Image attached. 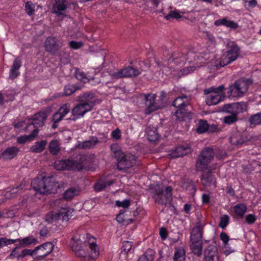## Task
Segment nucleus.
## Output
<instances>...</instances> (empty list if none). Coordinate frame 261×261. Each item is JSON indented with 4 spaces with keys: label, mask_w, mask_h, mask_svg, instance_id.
<instances>
[{
    "label": "nucleus",
    "mask_w": 261,
    "mask_h": 261,
    "mask_svg": "<svg viewBox=\"0 0 261 261\" xmlns=\"http://www.w3.org/2000/svg\"><path fill=\"white\" fill-rule=\"evenodd\" d=\"M25 9L27 14L31 16L35 11V5L31 1L27 2L25 5Z\"/></svg>",
    "instance_id": "nucleus-45"
},
{
    "label": "nucleus",
    "mask_w": 261,
    "mask_h": 261,
    "mask_svg": "<svg viewBox=\"0 0 261 261\" xmlns=\"http://www.w3.org/2000/svg\"><path fill=\"white\" fill-rule=\"evenodd\" d=\"M141 74V71L132 66L124 67L117 72L111 74V76L115 79L125 77H135Z\"/></svg>",
    "instance_id": "nucleus-13"
},
{
    "label": "nucleus",
    "mask_w": 261,
    "mask_h": 261,
    "mask_svg": "<svg viewBox=\"0 0 261 261\" xmlns=\"http://www.w3.org/2000/svg\"><path fill=\"white\" fill-rule=\"evenodd\" d=\"M202 237V228L199 226L194 227L192 229L191 236L190 242H201Z\"/></svg>",
    "instance_id": "nucleus-25"
},
{
    "label": "nucleus",
    "mask_w": 261,
    "mask_h": 261,
    "mask_svg": "<svg viewBox=\"0 0 261 261\" xmlns=\"http://www.w3.org/2000/svg\"><path fill=\"white\" fill-rule=\"evenodd\" d=\"M111 137L116 140H120L121 137L120 129L117 128L114 130L111 133Z\"/></svg>",
    "instance_id": "nucleus-57"
},
{
    "label": "nucleus",
    "mask_w": 261,
    "mask_h": 261,
    "mask_svg": "<svg viewBox=\"0 0 261 261\" xmlns=\"http://www.w3.org/2000/svg\"><path fill=\"white\" fill-rule=\"evenodd\" d=\"M221 240L223 241L224 244L226 245L229 240V238L227 234L225 232H222L220 235Z\"/></svg>",
    "instance_id": "nucleus-62"
},
{
    "label": "nucleus",
    "mask_w": 261,
    "mask_h": 261,
    "mask_svg": "<svg viewBox=\"0 0 261 261\" xmlns=\"http://www.w3.org/2000/svg\"><path fill=\"white\" fill-rule=\"evenodd\" d=\"M153 259V256L149 254L148 252H146L144 254L141 255L137 261H152Z\"/></svg>",
    "instance_id": "nucleus-55"
},
{
    "label": "nucleus",
    "mask_w": 261,
    "mask_h": 261,
    "mask_svg": "<svg viewBox=\"0 0 261 261\" xmlns=\"http://www.w3.org/2000/svg\"><path fill=\"white\" fill-rule=\"evenodd\" d=\"M74 74H75V77L78 80L84 81L85 80L88 79L85 72L82 71L78 69H75Z\"/></svg>",
    "instance_id": "nucleus-51"
},
{
    "label": "nucleus",
    "mask_w": 261,
    "mask_h": 261,
    "mask_svg": "<svg viewBox=\"0 0 261 261\" xmlns=\"http://www.w3.org/2000/svg\"><path fill=\"white\" fill-rule=\"evenodd\" d=\"M115 182L114 180H106L102 179H98L95 184L94 188L96 192L103 190L107 186H110Z\"/></svg>",
    "instance_id": "nucleus-29"
},
{
    "label": "nucleus",
    "mask_w": 261,
    "mask_h": 261,
    "mask_svg": "<svg viewBox=\"0 0 261 261\" xmlns=\"http://www.w3.org/2000/svg\"><path fill=\"white\" fill-rule=\"evenodd\" d=\"M56 56H58L61 63L66 64L70 62L69 56L64 50L59 49Z\"/></svg>",
    "instance_id": "nucleus-41"
},
{
    "label": "nucleus",
    "mask_w": 261,
    "mask_h": 261,
    "mask_svg": "<svg viewBox=\"0 0 261 261\" xmlns=\"http://www.w3.org/2000/svg\"><path fill=\"white\" fill-rule=\"evenodd\" d=\"M34 254H35V249H24L20 252V259H22L28 255L32 256Z\"/></svg>",
    "instance_id": "nucleus-54"
},
{
    "label": "nucleus",
    "mask_w": 261,
    "mask_h": 261,
    "mask_svg": "<svg viewBox=\"0 0 261 261\" xmlns=\"http://www.w3.org/2000/svg\"><path fill=\"white\" fill-rule=\"evenodd\" d=\"M45 50L52 56H56L57 53L63 46L62 40L55 36H49L44 41Z\"/></svg>",
    "instance_id": "nucleus-10"
},
{
    "label": "nucleus",
    "mask_w": 261,
    "mask_h": 261,
    "mask_svg": "<svg viewBox=\"0 0 261 261\" xmlns=\"http://www.w3.org/2000/svg\"><path fill=\"white\" fill-rule=\"evenodd\" d=\"M46 194L56 193L60 186L53 176L46 177Z\"/></svg>",
    "instance_id": "nucleus-21"
},
{
    "label": "nucleus",
    "mask_w": 261,
    "mask_h": 261,
    "mask_svg": "<svg viewBox=\"0 0 261 261\" xmlns=\"http://www.w3.org/2000/svg\"><path fill=\"white\" fill-rule=\"evenodd\" d=\"M39 133L38 129H34L29 135H23L17 138V142L19 144H24L28 141L33 140L36 138Z\"/></svg>",
    "instance_id": "nucleus-30"
},
{
    "label": "nucleus",
    "mask_w": 261,
    "mask_h": 261,
    "mask_svg": "<svg viewBox=\"0 0 261 261\" xmlns=\"http://www.w3.org/2000/svg\"><path fill=\"white\" fill-rule=\"evenodd\" d=\"M191 152V147L189 145L186 146L180 145L177 146L174 150L171 153V157L177 158L182 157L188 154Z\"/></svg>",
    "instance_id": "nucleus-19"
},
{
    "label": "nucleus",
    "mask_w": 261,
    "mask_h": 261,
    "mask_svg": "<svg viewBox=\"0 0 261 261\" xmlns=\"http://www.w3.org/2000/svg\"><path fill=\"white\" fill-rule=\"evenodd\" d=\"M48 149L51 154L57 155L60 151L61 143L58 140H53L49 142Z\"/></svg>",
    "instance_id": "nucleus-27"
},
{
    "label": "nucleus",
    "mask_w": 261,
    "mask_h": 261,
    "mask_svg": "<svg viewBox=\"0 0 261 261\" xmlns=\"http://www.w3.org/2000/svg\"><path fill=\"white\" fill-rule=\"evenodd\" d=\"M201 181L204 187L211 185H213L214 188L216 187V178L211 172L203 173L201 176Z\"/></svg>",
    "instance_id": "nucleus-20"
},
{
    "label": "nucleus",
    "mask_w": 261,
    "mask_h": 261,
    "mask_svg": "<svg viewBox=\"0 0 261 261\" xmlns=\"http://www.w3.org/2000/svg\"><path fill=\"white\" fill-rule=\"evenodd\" d=\"M20 244L18 245L21 247H25L30 246L32 244H36L37 243V240L34 238L33 236H31L22 239H20Z\"/></svg>",
    "instance_id": "nucleus-34"
},
{
    "label": "nucleus",
    "mask_w": 261,
    "mask_h": 261,
    "mask_svg": "<svg viewBox=\"0 0 261 261\" xmlns=\"http://www.w3.org/2000/svg\"><path fill=\"white\" fill-rule=\"evenodd\" d=\"M249 84L248 81L239 79L229 86L227 92L228 97H242L248 89Z\"/></svg>",
    "instance_id": "nucleus-8"
},
{
    "label": "nucleus",
    "mask_w": 261,
    "mask_h": 261,
    "mask_svg": "<svg viewBox=\"0 0 261 261\" xmlns=\"http://www.w3.org/2000/svg\"><path fill=\"white\" fill-rule=\"evenodd\" d=\"M233 103L224 105L221 109V111L228 114H233Z\"/></svg>",
    "instance_id": "nucleus-48"
},
{
    "label": "nucleus",
    "mask_w": 261,
    "mask_h": 261,
    "mask_svg": "<svg viewBox=\"0 0 261 261\" xmlns=\"http://www.w3.org/2000/svg\"><path fill=\"white\" fill-rule=\"evenodd\" d=\"M239 120L238 116L234 114H231L230 115L225 116L223 118V122L226 124L230 125L234 124Z\"/></svg>",
    "instance_id": "nucleus-43"
},
{
    "label": "nucleus",
    "mask_w": 261,
    "mask_h": 261,
    "mask_svg": "<svg viewBox=\"0 0 261 261\" xmlns=\"http://www.w3.org/2000/svg\"><path fill=\"white\" fill-rule=\"evenodd\" d=\"M52 109L51 107H47L43 110L40 111L32 117V122L31 123L29 124L26 129L31 127L32 125L35 129H38L39 127H41L44 125L45 122L48 116L50 114Z\"/></svg>",
    "instance_id": "nucleus-9"
},
{
    "label": "nucleus",
    "mask_w": 261,
    "mask_h": 261,
    "mask_svg": "<svg viewBox=\"0 0 261 261\" xmlns=\"http://www.w3.org/2000/svg\"><path fill=\"white\" fill-rule=\"evenodd\" d=\"M79 89H80V87L79 86H75L73 85H67L64 87L63 95L66 96H69Z\"/></svg>",
    "instance_id": "nucleus-39"
},
{
    "label": "nucleus",
    "mask_w": 261,
    "mask_h": 261,
    "mask_svg": "<svg viewBox=\"0 0 261 261\" xmlns=\"http://www.w3.org/2000/svg\"><path fill=\"white\" fill-rule=\"evenodd\" d=\"M47 144L46 140L37 141L31 147L30 151L34 153H40L45 149Z\"/></svg>",
    "instance_id": "nucleus-31"
},
{
    "label": "nucleus",
    "mask_w": 261,
    "mask_h": 261,
    "mask_svg": "<svg viewBox=\"0 0 261 261\" xmlns=\"http://www.w3.org/2000/svg\"><path fill=\"white\" fill-rule=\"evenodd\" d=\"M183 58L186 59V56L182 53L178 52H174L172 54V56L169 59V61L172 62L174 61L175 60Z\"/></svg>",
    "instance_id": "nucleus-52"
},
{
    "label": "nucleus",
    "mask_w": 261,
    "mask_h": 261,
    "mask_svg": "<svg viewBox=\"0 0 261 261\" xmlns=\"http://www.w3.org/2000/svg\"><path fill=\"white\" fill-rule=\"evenodd\" d=\"M191 98L190 96L182 94L177 97L173 101L172 105L178 108L175 113L176 119L180 121L185 120L191 114L192 106L191 105Z\"/></svg>",
    "instance_id": "nucleus-4"
},
{
    "label": "nucleus",
    "mask_w": 261,
    "mask_h": 261,
    "mask_svg": "<svg viewBox=\"0 0 261 261\" xmlns=\"http://www.w3.org/2000/svg\"><path fill=\"white\" fill-rule=\"evenodd\" d=\"M256 218L255 215L253 214H249L246 216L245 221L248 224H252L255 222Z\"/></svg>",
    "instance_id": "nucleus-60"
},
{
    "label": "nucleus",
    "mask_w": 261,
    "mask_h": 261,
    "mask_svg": "<svg viewBox=\"0 0 261 261\" xmlns=\"http://www.w3.org/2000/svg\"><path fill=\"white\" fill-rule=\"evenodd\" d=\"M19 151V149L15 146L8 147L2 153V158L6 160L14 158Z\"/></svg>",
    "instance_id": "nucleus-22"
},
{
    "label": "nucleus",
    "mask_w": 261,
    "mask_h": 261,
    "mask_svg": "<svg viewBox=\"0 0 261 261\" xmlns=\"http://www.w3.org/2000/svg\"><path fill=\"white\" fill-rule=\"evenodd\" d=\"M133 246V243L129 241H124L122 246L121 252H124L127 254L132 249Z\"/></svg>",
    "instance_id": "nucleus-49"
},
{
    "label": "nucleus",
    "mask_w": 261,
    "mask_h": 261,
    "mask_svg": "<svg viewBox=\"0 0 261 261\" xmlns=\"http://www.w3.org/2000/svg\"><path fill=\"white\" fill-rule=\"evenodd\" d=\"M70 245L76 256L81 259L89 255L94 259L99 256V249L94 238L89 242L85 240L84 235L76 233L72 237Z\"/></svg>",
    "instance_id": "nucleus-1"
},
{
    "label": "nucleus",
    "mask_w": 261,
    "mask_h": 261,
    "mask_svg": "<svg viewBox=\"0 0 261 261\" xmlns=\"http://www.w3.org/2000/svg\"><path fill=\"white\" fill-rule=\"evenodd\" d=\"M160 235L162 240H164L168 237L167 230L166 228L162 227L160 230Z\"/></svg>",
    "instance_id": "nucleus-64"
},
{
    "label": "nucleus",
    "mask_w": 261,
    "mask_h": 261,
    "mask_svg": "<svg viewBox=\"0 0 261 261\" xmlns=\"http://www.w3.org/2000/svg\"><path fill=\"white\" fill-rule=\"evenodd\" d=\"M54 247V245L52 243L46 242L35 248V254L39 257H45L53 251Z\"/></svg>",
    "instance_id": "nucleus-15"
},
{
    "label": "nucleus",
    "mask_w": 261,
    "mask_h": 261,
    "mask_svg": "<svg viewBox=\"0 0 261 261\" xmlns=\"http://www.w3.org/2000/svg\"><path fill=\"white\" fill-rule=\"evenodd\" d=\"M233 114L238 116L240 113H244L247 110V104L244 101L233 103Z\"/></svg>",
    "instance_id": "nucleus-32"
},
{
    "label": "nucleus",
    "mask_w": 261,
    "mask_h": 261,
    "mask_svg": "<svg viewBox=\"0 0 261 261\" xmlns=\"http://www.w3.org/2000/svg\"><path fill=\"white\" fill-rule=\"evenodd\" d=\"M214 24L216 26L224 25L232 29H236L239 27V25L236 22L229 20L226 18L216 20Z\"/></svg>",
    "instance_id": "nucleus-26"
},
{
    "label": "nucleus",
    "mask_w": 261,
    "mask_h": 261,
    "mask_svg": "<svg viewBox=\"0 0 261 261\" xmlns=\"http://www.w3.org/2000/svg\"><path fill=\"white\" fill-rule=\"evenodd\" d=\"M20 247L17 245L12 251L11 253L8 256V258H16L18 260L20 259V253L17 251V250Z\"/></svg>",
    "instance_id": "nucleus-46"
},
{
    "label": "nucleus",
    "mask_w": 261,
    "mask_h": 261,
    "mask_svg": "<svg viewBox=\"0 0 261 261\" xmlns=\"http://www.w3.org/2000/svg\"><path fill=\"white\" fill-rule=\"evenodd\" d=\"M190 248L194 254L199 256L202 254V242H191Z\"/></svg>",
    "instance_id": "nucleus-35"
},
{
    "label": "nucleus",
    "mask_w": 261,
    "mask_h": 261,
    "mask_svg": "<svg viewBox=\"0 0 261 261\" xmlns=\"http://www.w3.org/2000/svg\"><path fill=\"white\" fill-rule=\"evenodd\" d=\"M227 51H225L221 56L219 65L224 67L236 60L239 56L240 48L234 42H229L227 45Z\"/></svg>",
    "instance_id": "nucleus-7"
},
{
    "label": "nucleus",
    "mask_w": 261,
    "mask_h": 261,
    "mask_svg": "<svg viewBox=\"0 0 261 261\" xmlns=\"http://www.w3.org/2000/svg\"><path fill=\"white\" fill-rule=\"evenodd\" d=\"M130 202L128 199H124L122 201L117 200L116 201V205L119 207H122L123 208H126L130 205Z\"/></svg>",
    "instance_id": "nucleus-56"
},
{
    "label": "nucleus",
    "mask_w": 261,
    "mask_h": 261,
    "mask_svg": "<svg viewBox=\"0 0 261 261\" xmlns=\"http://www.w3.org/2000/svg\"><path fill=\"white\" fill-rule=\"evenodd\" d=\"M21 66V60L19 57L16 58L11 66V68L18 70Z\"/></svg>",
    "instance_id": "nucleus-58"
},
{
    "label": "nucleus",
    "mask_w": 261,
    "mask_h": 261,
    "mask_svg": "<svg viewBox=\"0 0 261 261\" xmlns=\"http://www.w3.org/2000/svg\"><path fill=\"white\" fill-rule=\"evenodd\" d=\"M156 97V94L149 93L144 95L145 105L147 107L145 110L146 114H150L160 108L158 103L155 102Z\"/></svg>",
    "instance_id": "nucleus-14"
},
{
    "label": "nucleus",
    "mask_w": 261,
    "mask_h": 261,
    "mask_svg": "<svg viewBox=\"0 0 261 261\" xmlns=\"http://www.w3.org/2000/svg\"><path fill=\"white\" fill-rule=\"evenodd\" d=\"M173 188L171 186L166 187L164 190L160 187H156L152 195L154 202L159 204L168 206L172 201Z\"/></svg>",
    "instance_id": "nucleus-6"
},
{
    "label": "nucleus",
    "mask_w": 261,
    "mask_h": 261,
    "mask_svg": "<svg viewBox=\"0 0 261 261\" xmlns=\"http://www.w3.org/2000/svg\"><path fill=\"white\" fill-rule=\"evenodd\" d=\"M115 159L117 161V169L119 171H123L134 166L135 164L136 156L132 154H125L123 152Z\"/></svg>",
    "instance_id": "nucleus-12"
},
{
    "label": "nucleus",
    "mask_w": 261,
    "mask_h": 261,
    "mask_svg": "<svg viewBox=\"0 0 261 261\" xmlns=\"http://www.w3.org/2000/svg\"><path fill=\"white\" fill-rule=\"evenodd\" d=\"M63 117L58 112H56L52 117V121H55V123L60 122L63 119Z\"/></svg>",
    "instance_id": "nucleus-63"
},
{
    "label": "nucleus",
    "mask_w": 261,
    "mask_h": 261,
    "mask_svg": "<svg viewBox=\"0 0 261 261\" xmlns=\"http://www.w3.org/2000/svg\"><path fill=\"white\" fill-rule=\"evenodd\" d=\"M231 144L236 146L241 145L249 141H256L259 140L258 136H252L247 132H234L230 137Z\"/></svg>",
    "instance_id": "nucleus-11"
},
{
    "label": "nucleus",
    "mask_w": 261,
    "mask_h": 261,
    "mask_svg": "<svg viewBox=\"0 0 261 261\" xmlns=\"http://www.w3.org/2000/svg\"><path fill=\"white\" fill-rule=\"evenodd\" d=\"M246 211L247 207L246 205L243 203L237 204L234 206V211L235 213L234 217L236 218H243Z\"/></svg>",
    "instance_id": "nucleus-33"
},
{
    "label": "nucleus",
    "mask_w": 261,
    "mask_h": 261,
    "mask_svg": "<svg viewBox=\"0 0 261 261\" xmlns=\"http://www.w3.org/2000/svg\"><path fill=\"white\" fill-rule=\"evenodd\" d=\"M202 152L201 151L196 163V167L199 171H203L206 169L208 165L211 163V162L207 160L206 158H204Z\"/></svg>",
    "instance_id": "nucleus-23"
},
{
    "label": "nucleus",
    "mask_w": 261,
    "mask_h": 261,
    "mask_svg": "<svg viewBox=\"0 0 261 261\" xmlns=\"http://www.w3.org/2000/svg\"><path fill=\"white\" fill-rule=\"evenodd\" d=\"M203 153V156L206 158L207 160L211 162L215 155V152L213 149L209 147L204 148L201 150Z\"/></svg>",
    "instance_id": "nucleus-42"
},
{
    "label": "nucleus",
    "mask_w": 261,
    "mask_h": 261,
    "mask_svg": "<svg viewBox=\"0 0 261 261\" xmlns=\"http://www.w3.org/2000/svg\"><path fill=\"white\" fill-rule=\"evenodd\" d=\"M46 177H36L31 182V186L36 191L43 194H46Z\"/></svg>",
    "instance_id": "nucleus-16"
},
{
    "label": "nucleus",
    "mask_w": 261,
    "mask_h": 261,
    "mask_svg": "<svg viewBox=\"0 0 261 261\" xmlns=\"http://www.w3.org/2000/svg\"><path fill=\"white\" fill-rule=\"evenodd\" d=\"M57 112L64 117L70 112L69 105H63L60 108Z\"/></svg>",
    "instance_id": "nucleus-47"
},
{
    "label": "nucleus",
    "mask_w": 261,
    "mask_h": 261,
    "mask_svg": "<svg viewBox=\"0 0 261 261\" xmlns=\"http://www.w3.org/2000/svg\"><path fill=\"white\" fill-rule=\"evenodd\" d=\"M229 220V216L227 215L223 216L221 218L219 226L222 229H224L228 225Z\"/></svg>",
    "instance_id": "nucleus-50"
},
{
    "label": "nucleus",
    "mask_w": 261,
    "mask_h": 261,
    "mask_svg": "<svg viewBox=\"0 0 261 261\" xmlns=\"http://www.w3.org/2000/svg\"><path fill=\"white\" fill-rule=\"evenodd\" d=\"M205 261H219L217 248L214 245H209L204 251Z\"/></svg>",
    "instance_id": "nucleus-17"
},
{
    "label": "nucleus",
    "mask_w": 261,
    "mask_h": 261,
    "mask_svg": "<svg viewBox=\"0 0 261 261\" xmlns=\"http://www.w3.org/2000/svg\"><path fill=\"white\" fill-rule=\"evenodd\" d=\"M99 142L98 138L95 136H91L88 140L80 142L77 147L82 149L93 148Z\"/></svg>",
    "instance_id": "nucleus-18"
},
{
    "label": "nucleus",
    "mask_w": 261,
    "mask_h": 261,
    "mask_svg": "<svg viewBox=\"0 0 261 261\" xmlns=\"http://www.w3.org/2000/svg\"><path fill=\"white\" fill-rule=\"evenodd\" d=\"M248 121L251 125L256 126L261 124V112L252 115Z\"/></svg>",
    "instance_id": "nucleus-37"
},
{
    "label": "nucleus",
    "mask_w": 261,
    "mask_h": 261,
    "mask_svg": "<svg viewBox=\"0 0 261 261\" xmlns=\"http://www.w3.org/2000/svg\"><path fill=\"white\" fill-rule=\"evenodd\" d=\"M224 89V86L222 85L216 88L211 87L204 89L203 93L207 95L205 99L206 105L208 106L216 105L223 101L225 98L223 92Z\"/></svg>",
    "instance_id": "nucleus-5"
},
{
    "label": "nucleus",
    "mask_w": 261,
    "mask_h": 261,
    "mask_svg": "<svg viewBox=\"0 0 261 261\" xmlns=\"http://www.w3.org/2000/svg\"><path fill=\"white\" fill-rule=\"evenodd\" d=\"M88 155L79 154L74 157H71L65 160L57 161L55 163V168L59 170H77L83 169L87 165Z\"/></svg>",
    "instance_id": "nucleus-3"
},
{
    "label": "nucleus",
    "mask_w": 261,
    "mask_h": 261,
    "mask_svg": "<svg viewBox=\"0 0 261 261\" xmlns=\"http://www.w3.org/2000/svg\"><path fill=\"white\" fill-rule=\"evenodd\" d=\"M145 132L147 136V139L150 142L156 141L160 138V136L157 132V129L155 127L147 126L146 128Z\"/></svg>",
    "instance_id": "nucleus-24"
},
{
    "label": "nucleus",
    "mask_w": 261,
    "mask_h": 261,
    "mask_svg": "<svg viewBox=\"0 0 261 261\" xmlns=\"http://www.w3.org/2000/svg\"><path fill=\"white\" fill-rule=\"evenodd\" d=\"M208 126V124L206 120H200L197 125V132L200 134L205 133L207 130Z\"/></svg>",
    "instance_id": "nucleus-40"
},
{
    "label": "nucleus",
    "mask_w": 261,
    "mask_h": 261,
    "mask_svg": "<svg viewBox=\"0 0 261 261\" xmlns=\"http://www.w3.org/2000/svg\"><path fill=\"white\" fill-rule=\"evenodd\" d=\"M75 195V190L73 188L67 190L63 194V198L66 200L71 199Z\"/></svg>",
    "instance_id": "nucleus-44"
},
{
    "label": "nucleus",
    "mask_w": 261,
    "mask_h": 261,
    "mask_svg": "<svg viewBox=\"0 0 261 261\" xmlns=\"http://www.w3.org/2000/svg\"><path fill=\"white\" fill-rule=\"evenodd\" d=\"M181 17V15L177 11H170V13L165 16V18L169 20L171 18L178 19Z\"/></svg>",
    "instance_id": "nucleus-53"
},
{
    "label": "nucleus",
    "mask_w": 261,
    "mask_h": 261,
    "mask_svg": "<svg viewBox=\"0 0 261 261\" xmlns=\"http://www.w3.org/2000/svg\"><path fill=\"white\" fill-rule=\"evenodd\" d=\"M173 259L174 261H185V251L182 247L175 249Z\"/></svg>",
    "instance_id": "nucleus-36"
},
{
    "label": "nucleus",
    "mask_w": 261,
    "mask_h": 261,
    "mask_svg": "<svg viewBox=\"0 0 261 261\" xmlns=\"http://www.w3.org/2000/svg\"><path fill=\"white\" fill-rule=\"evenodd\" d=\"M162 73L165 74L167 75H169L172 73L174 71V69L172 67L163 66L162 69Z\"/></svg>",
    "instance_id": "nucleus-61"
},
{
    "label": "nucleus",
    "mask_w": 261,
    "mask_h": 261,
    "mask_svg": "<svg viewBox=\"0 0 261 261\" xmlns=\"http://www.w3.org/2000/svg\"><path fill=\"white\" fill-rule=\"evenodd\" d=\"M69 45L71 48L77 49L81 48L83 46V43L82 42L71 41L69 42Z\"/></svg>",
    "instance_id": "nucleus-59"
},
{
    "label": "nucleus",
    "mask_w": 261,
    "mask_h": 261,
    "mask_svg": "<svg viewBox=\"0 0 261 261\" xmlns=\"http://www.w3.org/2000/svg\"><path fill=\"white\" fill-rule=\"evenodd\" d=\"M110 148L112 151V156L115 159L119 157V156L123 152L117 143L112 144L110 146Z\"/></svg>",
    "instance_id": "nucleus-38"
},
{
    "label": "nucleus",
    "mask_w": 261,
    "mask_h": 261,
    "mask_svg": "<svg viewBox=\"0 0 261 261\" xmlns=\"http://www.w3.org/2000/svg\"><path fill=\"white\" fill-rule=\"evenodd\" d=\"M66 0H59L53 6V12L56 14L57 16L63 15L62 11L65 10L67 6L65 5Z\"/></svg>",
    "instance_id": "nucleus-28"
},
{
    "label": "nucleus",
    "mask_w": 261,
    "mask_h": 261,
    "mask_svg": "<svg viewBox=\"0 0 261 261\" xmlns=\"http://www.w3.org/2000/svg\"><path fill=\"white\" fill-rule=\"evenodd\" d=\"M99 100L95 99V94L91 92H85L78 97V101L71 111L73 120L83 117L84 115L91 111Z\"/></svg>",
    "instance_id": "nucleus-2"
}]
</instances>
